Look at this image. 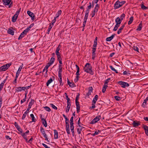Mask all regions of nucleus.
Returning a JSON list of instances; mask_svg holds the SVG:
<instances>
[{"instance_id":"338daca9","label":"nucleus","mask_w":148,"mask_h":148,"mask_svg":"<svg viewBox=\"0 0 148 148\" xmlns=\"http://www.w3.org/2000/svg\"><path fill=\"white\" fill-rule=\"evenodd\" d=\"M79 94H78V95H77L76 97L75 98V102L78 101V100L79 99Z\"/></svg>"},{"instance_id":"79ce46f5","label":"nucleus","mask_w":148,"mask_h":148,"mask_svg":"<svg viewBox=\"0 0 148 148\" xmlns=\"http://www.w3.org/2000/svg\"><path fill=\"white\" fill-rule=\"evenodd\" d=\"M142 29V25L141 24H140L138 26V28L136 29V30L137 31H140Z\"/></svg>"},{"instance_id":"0e129e2a","label":"nucleus","mask_w":148,"mask_h":148,"mask_svg":"<svg viewBox=\"0 0 148 148\" xmlns=\"http://www.w3.org/2000/svg\"><path fill=\"white\" fill-rule=\"evenodd\" d=\"M62 77H59L60 79H59V82L60 84V85H63V84H62Z\"/></svg>"},{"instance_id":"c03bdc74","label":"nucleus","mask_w":148,"mask_h":148,"mask_svg":"<svg viewBox=\"0 0 148 148\" xmlns=\"http://www.w3.org/2000/svg\"><path fill=\"white\" fill-rule=\"evenodd\" d=\"M114 99L117 101H119L121 100V98L118 96H115L114 97Z\"/></svg>"},{"instance_id":"a19ab883","label":"nucleus","mask_w":148,"mask_h":148,"mask_svg":"<svg viewBox=\"0 0 148 148\" xmlns=\"http://www.w3.org/2000/svg\"><path fill=\"white\" fill-rule=\"evenodd\" d=\"M27 93H26L25 94V98L23 100H21V104L26 101V96H27Z\"/></svg>"},{"instance_id":"ddd939ff","label":"nucleus","mask_w":148,"mask_h":148,"mask_svg":"<svg viewBox=\"0 0 148 148\" xmlns=\"http://www.w3.org/2000/svg\"><path fill=\"white\" fill-rule=\"evenodd\" d=\"M126 23H125L117 31V34H120L122 30L125 27Z\"/></svg>"},{"instance_id":"ea45409f","label":"nucleus","mask_w":148,"mask_h":148,"mask_svg":"<svg viewBox=\"0 0 148 148\" xmlns=\"http://www.w3.org/2000/svg\"><path fill=\"white\" fill-rule=\"evenodd\" d=\"M100 131L98 130L97 131H95L94 133L92 134V135L93 136H95L96 135H97L99 134V133H100Z\"/></svg>"},{"instance_id":"4d7b16f0","label":"nucleus","mask_w":148,"mask_h":148,"mask_svg":"<svg viewBox=\"0 0 148 148\" xmlns=\"http://www.w3.org/2000/svg\"><path fill=\"white\" fill-rule=\"evenodd\" d=\"M96 48H93L92 50V54L93 55H95V52L96 51Z\"/></svg>"},{"instance_id":"58836bf2","label":"nucleus","mask_w":148,"mask_h":148,"mask_svg":"<svg viewBox=\"0 0 148 148\" xmlns=\"http://www.w3.org/2000/svg\"><path fill=\"white\" fill-rule=\"evenodd\" d=\"M65 96L66 97V99L67 100V101H70V99L69 98L68 96L66 93H65Z\"/></svg>"},{"instance_id":"49530a36","label":"nucleus","mask_w":148,"mask_h":148,"mask_svg":"<svg viewBox=\"0 0 148 148\" xmlns=\"http://www.w3.org/2000/svg\"><path fill=\"white\" fill-rule=\"evenodd\" d=\"M133 49L135 51H137L138 52H139L138 48L137 46H134Z\"/></svg>"},{"instance_id":"09e8293b","label":"nucleus","mask_w":148,"mask_h":148,"mask_svg":"<svg viewBox=\"0 0 148 148\" xmlns=\"http://www.w3.org/2000/svg\"><path fill=\"white\" fill-rule=\"evenodd\" d=\"M110 68L111 69L114 71L116 73H118V71H117L112 66H110Z\"/></svg>"},{"instance_id":"680f3d73","label":"nucleus","mask_w":148,"mask_h":148,"mask_svg":"<svg viewBox=\"0 0 148 148\" xmlns=\"http://www.w3.org/2000/svg\"><path fill=\"white\" fill-rule=\"evenodd\" d=\"M32 86L31 85L28 86H26V87H23V88L24 89V90H25V89H29V88H30Z\"/></svg>"},{"instance_id":"13d9d810","label":"nucleus","mask_w":148,"mask_h":148,"mask_svg":"<svg viewBox=\"0 0 148 148\" xmlns=\"http://www.w3.org/2000/svg\"><path fill=\"white\" fill-rule=\"evenodd\" d=\"M53 26V25H52L51 24V23H50L49 24V27L48 30H51V29L52 28Z\"/></svg>"},{"instance_id":"f704fd0d","label":"nucleus","mask_w":148,"mask_h":148,"mask_svg":"<svg viewBox=\"0 0 148 148\" xmlns=\"http://www.w3.org/2000/svg\"><path fill=\"white\" fill-rule=\"evenodd\" d=\"M52 79L51 78H50V79L47 81L46 83L47 86H48L49 84L52 82Z\"/></svg>"},{"instance_id":"69168bd1","label":"nucleus","mask_w":148,"mask_h":148,"mask_svg":"<svg viewBox=\"0 0 148 148\" xmlns=\"http://www.w3.org/2000/svg\"><path fill=\"white\" fill-rule=\"evenodd\" d=\"M97 99L96 98H95V97L93 99V100L92 101V103H94V104H95L96 102L97 101Z\"/></svg>"},{"instance_id":"603ef678","label":"nucleus","mask_w":148,"mask_h":148,"mask_svg":"<svg viewBox=\"0 0 148 148\" xmlns=\"http://www.w3.org/2000/svg\"><path fill=\"white\" fill-rule=\"evenodd\" d=\"M125 14L123 13L121 15L120 18L121 20L122 21L123 19V18L125 17Z\"/></svg>"},{"instance_id":"0eeeda50","label":"nucleus","mask_w":148,"mask_h":148,"mask_svg":"<svg viewBox=\"0 0 148 148\" xmlns=\"http://www.w3.org/2000/svg\"><path fill=\"white\" fill-rule=\"evenodd\" d=\"M27 31L25 29L23 31V32L21 34L19 37L18 38V39L20 40L25 35H26L27 33Z\"/></svg>"},{"instance_id":"de8ad7c7","label":"nucleus","mask_w":148,"mask_h":148,"mask_svg":"<svg viewBox=\"0 0 148 148\" xmlns=\"http://www.w3.org/2000/svg\"><path fill=\"white\" fill-rule=\"evenodd\" d=\"M66 128L67 133L68 134H70V132L69 126L66 127Z\"/></svg>"},{"instance_id":"6e6d98bb","label":"nucleus","mask_w":148,"mask_h":148,"mask_svg":"<svg viewBox=\"0 0 148 148\" xmlns=\"http://www.w3.org/2000/svg\"><path fill=\"white\" fill-rule=\"evenodd\" d=\"M67 106L66 108H70V107H71V106L70 101H69V102L67 101Z\"/></svg>"},{"instance_id":"c9c22d12","label":"nucleus","mask_w":148,"mask_h":148,"mask_svg":"<svg viewBox=\"0 0 148 148\" xmlns=\"http://www.w3.org/2000/svg\"><path fill=\"white\" fill-rule=\"evenodd\" d=\"M61 47V45H60V44H59L58 45V47L56 49V50L55 52H59V51L60 50V49Z\"/></svg>"},{"instance_id":"5701e85b","label":"nucleus","mask_w":148,"mask_h":148,"mask_svg":"<svg viewBox=\"0 0 148 148\" xmlns=\"http://www.w3.org/2000/svg\"><path fill=\"white\" fill-rule=\"evenodd\" d=\"M34 25V24H33V23L32 24L29 26L28 27H27L25 29L27 31V32H28V31H29L30 30L31 28L32 27H33Z\"/></svg>"},{"instance_id":"1a4fd4ad","label":"nucleus","mask_w":148,"mask_h":148,"mask_svg":"<svg viewBox=\"0 0 148 148\" xmlns=\"http://www.w3.org/2000/svg\"><path fill=\"white\" fill-rule=\"evenodd\" d=\"M140 122L137 121H134L132 123V125L134 127H136L140 125Z\"/></svg>"},{"instance_id":"bb28decb","label":"nucleus","mask_w":148,"mask_h":148,"mask_svg":"<svg viewBox=\"0 0 148 148\" xmlns=\"http://www.w3.org/2000/svg\"><path fill=\"white\" fill-rule=\"evenodd\" d=\"M89 13V12H88V11H86L85 16V17H84V18L85 20L86 21V20L88 18V16Z\"/></svg>"},{"instance_id":"e433bc0d","label":"nucleus","mask_w":148,"mask_h":148,"mask_svg":"<svg viewBox=\"0 0 148 148\" xmlns=\"http://www.w3.org/2000/svg\"><path fill=\"white\" fill-rule=\"evenodd\" d=\"M47 111L49 112L51 111V110L50 108L48 106H45L43 107Z\"/></svg>"},{"instance_id":"3c124183","label":"nucleus","mask_w":148,"mask_h":148,"mask_svg":"<svg viewBox=\"0 0 148 148\" xmlns=\"http://www.w3.org/2000/svg\"><path fill=\"white\" fill-rule=\"evenodd\" d=\"M58 60L59 61L60 64L59 65V66L60 65L61 66V67H62V59L61 58H57Z\"/></svg>"},{"instance_id":"dca6fc26","label":"nucleus","mask_w":148,"mask_h":148,"mask_svg":"<svg viewBox=\"0 0 148 148\" xmlns=\"http://www.w3.org/2000/svg\"><path fill=\"white\" fill-rule=\"evenodd\" d=\"M77 131L79 134L81 133V132L82 130V129L84 128L83 127H82L81 125H79V126H77Z\"/></svg>"},{"instance_id":"4c0bfd02","label":"nucleus","mask_w":148,"mask_h":148,"mask_svg":"<svg viewBox=\"0 0 148 148\" xmlns=\"http://www.w3.org/2000/svg\"><path fill=\"white\" fill-rule=\"evenodd\" d=\"M55 53L57 55V58H61V54L59 52H55Z\"/></svg>"},{"instance_id":"9b49d317","label":"nucleus","mask_w":148,"mask_h":148,"mask_svg":"<svg viewBox=\"0 0 148 148\" xmlns=\"http://www.w3.org/2000/svg\"><path fill=\"white\" fill-rule=\"evenodd\" d=\"M62 67H61V66H59L58 71V76L59 77H62Z\"/></svg>"},{"instance_id":"c85d7f7f","label":"nucleus","mask_w":148,"mask_h":148,"mask_svg":"<svg viewBox=\"0 0 148 148\" xmlns=\"http://www.w3.org/2000/svg\"><path fill=\"white\" fill-rule=\"evenodd\" d=\"M62 13V11L61 10H59L57 13V14H56V16L55 17L56 18H57L58 16L61 14Z\"/></svg>"},{"instance_id":"052dcab7","label":"nucleus","mask_w":148,"mask_h":148,"mask_svg":"<svg viewBox=\"0 0 148 148\" xmlns=\"http://www.w3.org/2000/svg\"><path fill=\"white\" fill-rule=\"evenodd\" d=\"M56 17H54V19L52 20L51 23V25H53V24L54 23H55L56 21Z\"/></svg>"},{"instance_id":"864d4df0","label":"nucleus","mask_w":148,"mask_h":148,"mask_svg":"<svg viewBox=\"0 0 148 148\" xmlns=\"http://www.w3.org/2000/svg\"><path fill=\"white\" fill-rule=\"evenodd\" d=\"M123 74L124 75H128L130 74V73L129 72V71H125L123 72Z\"/></svg>"},{"instance_id":"7ed1b4c3","label":"nucleus","mask_w":148,"mask_h":148,"mask_svg":"<svg viewBox=\"0 0 148 148\" xmlns=\"http://www.w3.org/2000/svg\"><path fill=\"white\" fill-rule=\"evenodd\" d=\"M124 2H120L119 1H117L114 4V9H115L119 8L124 3Z\"/></svg>"},{"instance_id":"2f4dec72","label":"nucleus","mask_w":148,"mask_h":148,"mask_svg":"<svg viewBox=\"0 0 148 148\" xmlns=\"http://www.w3.org/2000/svg\"><path fill=\"white\" fill-rule=\"evenodd\" d=\"M68 84H69V86L71 87H74L76 86H75V85L74 83H71L70 82H69V83Z\"/></svg>"},{"instance_id":"f8f14e48","label":"nucleus","mask_w":148,"mask_h":148,"mask_svg":"<svg viewBox=\"0 0 148 148\" xmlns=\"http://www.w3.org/2000/svg\"><path fill=\"white\" fill-rule=\"evenodd\" d=\"M122 21L121 20L120 18L119 17H117L115 19L116 24L120 25Z\"/></svg>"},{"instance_id":"f03ea898","label":"nucleus","mask_w":148,"mask_h":148,"mask_svg":"<svg viewBox=\"0 0 148 148\" xmlns=\"http://www.w3.org/2000/svg\"><path fill=\"white\" fill-rule=\"evenodd\" d=\"M11 63H10L5 64L0 67V71H6L11 65Z\"/></svg>"},{"instance_id":"f257e3e1","label":"nucleus","mask_w":148,"mask_h":148,"mask_svg":"<svg viewBox=\"0 0 148 148\" xmlns=\"http://www.w3.org/2000/svg\"><path fill=\"white\" fill-rule=\"evenodd\" d=\"M84 69V71L87 73L92 74V67L90 64L88 63H86Z\"/></svg>"},{"instance_id":"412c9836","label":"nucleus","mask_w":148,"mask_h":148,"mask_svg":"<svg viewBox=\"0 0 148 148\" xmlns=\"http://www.w3.org/2000/svg\"><path fill=\"white\" fill-rule=\"evenodd\" d=\"M114 37V35H112L111 36L108 37L106 38V41H111Z\"/></svg>"},{"instance_id":"5fc2aeb1","label":"nucleus","mask_w":148,"mask_h":148,"mask_svg":"<svg viewBox=\"0 0 148 148\" xmlns=\"http://www.w3.org/2000/svg\"><path fill=\"white\" fill-rule=\"evenodd\" d=\"M50 105L51 106V107L54 109L57 110V108L56 106L54 104L51 103L50 104Z\"/></svg>"},{"instance_id":"e2e57ef3","label":"nucleus","mask_w":148,"mask_h":148,"mask_svg":"<svg viewBox=\"0 0 148 148\" xmlns=\"http://www.w3.org/2000/svg\"><path fill=\"white\" fill-rule=\"evenodd\" d=\"M70 128L71 129H74L73 123H70Z\"/></svg>"},{"instance_id":"4be33fe9","label":"nucleus","mask_w":148,"mask_h":148,"mask_svg":"<svg viewBox=\"0 0 148 148\" xmlns=\"http://www.w3.org/2000/svg\"><path fill=\"white\" fill-rule=\"evenodd\" d=\"M99 8V5L98 4H97L95 5V6L94 8V9L93 10V11L97 12Z\"/></svg>"},{"instance_id":"b1692460","label":"nucleus","mask_w":148,"mask_h":148,"mask_svg":"<svg viewBox=\"0 0 148 148\" xmlns=\"http://www.w3.org/2000/svg\"><path fill=\"white\" fill-rule=\"evenodd\" d=\"M108 87V85L107 84H104L102 88V92L103 93H104L106 90V88Z\"/></svg>"},{"instance_id":"39448f33","label":"nucleus","mask_w":148,"mask_h":148,"mask_svg":"<svg viewBox=\"0 0 148 148\" xmlns=\"http://www.w3.org/2000/svg\"><path fill=\"white\" fill-rule=\"evenodd\" d=\"M101 119V116L98 115L95 118L91 121L90 123L93 124L98 122Z\"/></svg>"},{"instance_id":"774afa93","label":"nucleus","mask_w":148,"mask_h":148,"mask_svg":"<svg viewBox=\"0 0 148 148\" xmlns=\"http://www.w3.org/2000/svg\"><path fill=\"white\" fill-rule=\"evenodd\" d=\"M143 128L145 131L148 130V127L147 125H144L143 126Z\"/></svg>"},{"instance_id":"37998d69","label":"nucleus","mask_w":148,"mask_h":148,"mask_svg":"<svg viewBox=\"0 0 148 148\" xmlns=\"http://www.w3.org/2000/svg\"><path fill=\"white\" fill-rule=\"evenodd\" d=\"M28 112L27 111H25L24 113L23 114V116L22 118V120H23L25 118L27 114L28 113Z\"/></svg>"},{"instance_id":"2eb2a0df","label":"nucleus","mask_w":148,"mask_h":148,"mask_svg":"<svg viewBox=\"0 0 148 148\" xmlns=\"http://www.w3.org/2000/svg\"><path fill=\"white\" fill-rule=\"evenodd\" d=\"M75 104L76 106V109L77 112L78 113L80 110V106L79 104V103L78 101L75 102Z\"/></svg>"},{"instance_id":"a878e982","label":"nucleus","mask_w":148,"mask_h":148,"mask_svg":"<svg viewBox=\"0 0 148 148\" xmlns=\"http://www.w3.org/2000/svg\"><path fill=\"white\" fill-rule=\"evenodd\" d=\"M77 71L76 73V75H79V68L77 64L75 65Z\"/></svg>"},{"instance_id":"bf43d9fd","label":"nucleus","mask_w":148,"mask_h":148,"mask_svg":"<svg viewBox=\"0 0 148 148\" xmlns=\"http://www.w3.org/2000/svg\"><path fill=\"white\" fill-rule=\"evenodd\" d=\"M23 64H22V65L21 66H20L19 67L18 69V71L21 72V70L22 69V68L23 67Z\"/></svg>"},{"instance_id":"8fccbe9b","label":"nucleus","mask_w":148,"mask_h":148,"mask_svg":"<svg viewBox=\"0 0 148 148\" xmlns=\"http://www.w3.org/2000/svg\"><path fill=\"white\" fill-rule=\"evenodd\" d=\"M120 25L116 24L113 29V30L114 31H116L118 29V27Z\"/></svg>"},{"instance_id":"cd10ccee","label":"nucleus","mask_w":148,"mask_h":148,"mask_svg":"<svg viewBox=\"0 0 148 148\" xmlns=\"http://www.w3.org/2000/svg\"><path fill=\"white\" fill-rule=\"evenodd\" d=\"M133 16L131 17L130 18V20L128 21V25H130L132 23L133 20Z\"/></svg>"},{"instance_id":"aec40b11","label":"nucleus","mask_w":148,"mask_h":148,"mask_svg":"<svg viewBox=\"0 0 148 148\" xmlns=\"http://www.w3.org/2000/svg\"><path fill=\"white\" fill-rule=\"evenodd\" d=\"M148 101V97H147L145 99L143 102L142 104V106L143 107H145V105L146 104L147 101Z\"/></svg>"},{"instance_id":"7c9ffc66","label":"nucleus","mask_w":148,"mask_h":148,"mask_svg":"<svg viewBox=\"0 0 148 148\" xmlns=\"http://www.w3.org/2000/svg\"><path fill=\"white\" fill-rule=\"evenodd\" d=\"M141 8L143 10H146L148 9V7H146L143 4H141Z\"/></svg>"},{"instance_id":"9d476101","label":"nucleus","mask_w":148,"mask_h":148,"mask_svg":"<svg viewBox=\"0 0 148 148\" xmlns=\"http://www.w3.org/2000/svg\"><path fill=\"white\" fill-rule=\"evenodd\" d=\"M93 88L92 87H90L88 88V92L86 94V96L88 97L91 95V93L92 92Z\"/></svg>"},{"instance_id":"f3484780","label":"nucleus","mask_w":148,"mask_h":148,"mask_svg":"<svg viewBox=\"0 0 148 148\" xmlns=\"http://www.w3.org/2000/svg\"><path fill=\"white\" fill-rule=\"evenodd\" d=\"M53 131L54 132V138L57 139L58 138V132L56 130H54Z\"/></svg>"},{"instance_id":"a211bd4d","label":"nucleus","mask_w":148,"mask_h":148,"mask_svg":"<svg viewBox=\"0 0 148 148\" xmlns=\"http://www.w3.org/2000/svg\"><path fill=\"white\" fill-rule=\"evenodd\" d=\"M41 121L44 126L46 127L47 126V124L46 120L43 118H41Z\"/></svg>"},{"instance_id":"72a5a7b5","label":"nucleus","mask_w":148,"mask_h":148,"mask_svg":"<svg viewBox=\"0 0 148 148\" xmlns=\"http://www.w3.org/2000/svg\"><path fill=\"white\" fill-rule=\"evenodd\" d=\"M17 18V17H16V16H15V15H14L12 17V21L13 22H15L16 21Z\"/></svg>"},{"instance_id":"4468645a","label":"nucleus","mask_w":148,"mask_h":148,"mask_svg":"<svg viewBox=\"0 0 148 148\" xmlns=\"http://www.w3.org/2000/svg\"><path fill=\"white\" fill-rule=\"evenodd\" d=\"M23 87H16L15 88L16 91L17 92H21L22 90H24V89L23 88Z\"/></svg>"},{"instance_id":"473e14b6","label":"nucleus","mask_w":148,"mask_h":148,"mask_svg":"<svg viewBox=\"0 0 148 148\" xmlns=\"http://www.w3.org/2000/svg\"><path fill=\"white\" fill-rule=\"evenodd\" d=\"M34 101L32 99L30 102H29V103L28 106L31 108V106H32V105L33 104V103H34Z\"/></svg>"},{"instance_id":"20e7f679","label":"nucleus","mask_w":148,"mask_h":148,"mask_svg":"<svg viewBox=\"0 0 148 148\" xmlns=\"http://www.w3.org/2000/svg\"><path fill=\"white\" fill-rule=\"evenodd\" d=\"M40 132L42 133V134L43 135L44 137L45 138V140H47L48 142H49L48 140V139L46 134L45 133V131L44 129L42 127H40Z\"/></svg>"},{"instance_id":"423d86ee","label":"nucleus","mask_w":148,"mask_h":148,"mask_svg":"<svg viewBox=\"0 0 148 148\" xmlns=\"http://www.w3.org/2000/svg\"><path fill=\"white\" fill-rule=\"evenodd\" d=\"M119 84L121 85V86L123 88H125L126 87L129 86V84L127 82H123L120 81L119 82Z\"/></svg>"},{"instance_id":"c756f323","label":"nucleus","mask_w":148,"mask_h":148,"mask_svg":"<svg viewBox=\"0 0 148 148\" xmlns=\"http://www.w3.org/2000/svg\"><path fill=\"white\" fill-rule=\"evenodd\" d=\"M89 4L90 5L88 6L87 7V10H86V11H88V12H89V10L92 7V5H91V3L90 2L89 3Z\"/></svg>"},{"instance_id":"6ab92c4d","label":"nucleus","mask_w":148,"mask_h":148,"mask_svg":"<svg viewBox=\"0 0 148 148\" xmlns=\"http://www.w3.org/2000/svg\"><path fill=\"white\" fill-rule=\"evenodd\" d=\"M8 33L12 35H13L14 34V32L13 31L12 29L10 28L8 29Z\"/></svg>"},{"instance_id":"a18cd8bd","label":"nucleus","mask_w":148,"mask_h":148,"mask_svg":"<svg viewBox=\"0 0 148 148\" xmlns=\"http://www.w3.org/2000/svg\"><path fill=\"white\" fill-rule=\"evenodd\" d=\"M55 60V58H53V57H51L50 59V60L49 61V62L50 63V64H52L54 62Z\"/></svg>"},{"instance_id":"393cba45","label":"nucleus","mask_w":148,"mask_h":148,"mask_svg":"<svg viewBox=\"0 0 148 148\" xmlns=\"http://www.w3.org/2000/svg\"><path fill=\"white\" fill-rule=\"evenodd\" d=\"M30 116L32 118V121L34 122H36V120L35 119L34 114H31L30 115Z\"/></svg>"},{"instance_id":"6e6552de","label":"nucleus","mask_w":148,"mask_h":148,"mask_svg":"<svg viewBox=\"0 0 148 148\" xmlns=\"http://www.w3.org/2000/svg\"><path fill=\"white\" fill-rule=\"evenodd\" d=\"M27 13L28 15L31 17L32 19V20H34L35 17V15L34 14L29 10L27 11Z\"/></svg>"}]
</instances>
